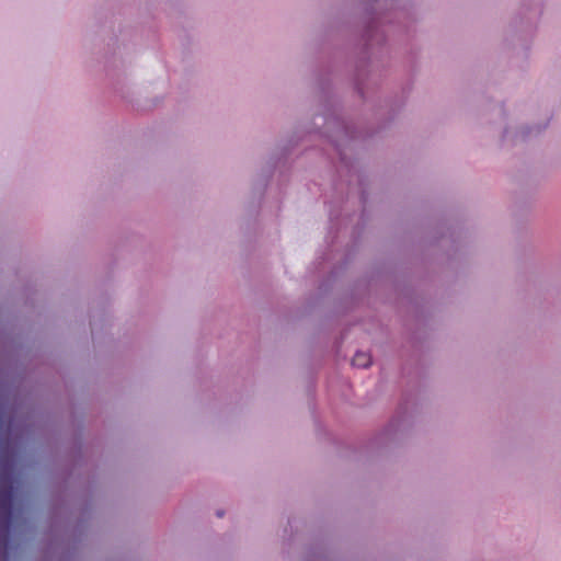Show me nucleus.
<instances>
[{
	"instance_id": "1",
	"label": "nucleus",
	"mask_w": 561,
	"mask_h": 561,
	"mask_svg": "<svg viewBox=\"0 0 561 561\" xmlns=\"http://www.w3.org/2000/svg\"><path fill=\"white\" fill-rule=\"evenodd\" d=\"M13 488L11 484L0 489V513L9 519L12 511Z\"/></svg>"
},
{
	"instance_id": "2",
	"label": "nucleus",
	"mask_w": 561,
	"mask_h": 561,
	"mask_svg": "<svg viewBox=\"0 0 561 561\" xmlns=\"http://www.w3.org/2000/svg\"><path fill=\"white\" fill-rule=\"evenodd\" d=\"M371 364V356L365 352H356L352 359V365L357 368H367Z\"/></svg>"
},
{
	"instance_id": "3",
	"label": "nucleus",
	"mask_w": 561,
	"mask_h": 561,
	"mask_svg": "<svg viewBox=\"0 0 561 561\" xmlns=\"http://www.w3.org/2000/svg\"><path fill=\"white\" fill-rule=\"evenodd\" d=\"M224 514H225V513H224V511H221V510H219V511H217V512H216V515H217L218 517H222V516H224Z\"/></svg>"
},
{
	"instance_id": "4",
	"label": "nucleus",
	"mask_w": 561,
	"mask_h": 561,
	"mask_svg": "<svg viewBox=\"0 0 561 561\" xmlns=\"http://www.w3.org/2000/svg\"><path fill=\"white\" fill-rule=\"evenodd\" d=\"M530 134V130H527L525 133H523V136H526V135H529Z\"/></svg>"
}]
</instances>
